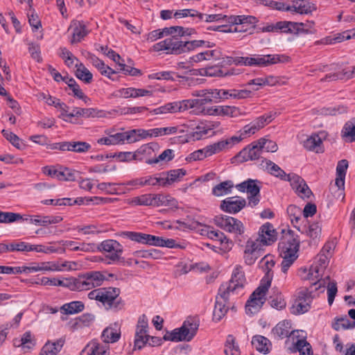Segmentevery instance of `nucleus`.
I'll list each match as a JSON object with an SVG mask.
<instances>
[{
    "label": "nucleus",
    "mask_w": 355,
    "mask_h": 355,
    "mask_svg": "<svg viewBox=\"0 0 355 355\" xmlns=\"http://www.w3.org/2000/svg\"><path fill=\"white\" fill-rule=\"evenodd\" d=\"M261 267L266 272L265 276L261 281L260 286L251 294L250 299L245 305V311L247 314H254L257 313L266 302V295L268 288L270 286L272 279V268L275 265V261L269 255L264 256L261 261Z\"/></svg>",
    "instance_id": "f257e3e1"
},
{
    "label": "nucleus",
    "mask_w": 355,
    "mask_h": 355,
    "mask_svg": "<svg viewBox=\"0 0 355 355\" xmlns=\"http://www.w3.org/2000/svg\"><path fill=\"white\" fill-rule=\"evenodd\" d=\"M204 46L211 47L210 42L205 40L182 41L174 35L156 43L153 49L155 51H164L167 54L180 55Z\"/></svg>",
    "instance_id": "f03ea898"
},
{
    "label": "nucleus",
    "mask_w": 355,
    "mask_h": 355,
    "mask_svg": "<svg viewBox=\"0 0 355 355\" xmlns=\"http://www.w3.org/2000/svg\"><path fill=\"white\" fill-rule=\"evenodd\" d=\"M120 290L116 288L108 287L94 289L90 291L87 296L90 300H94L107 310L117 312L124 307V302L119 297Z\"/></svg>",
    "instance_id": "7ed1b4c3"
},
{
    "label": "nucleus",
    "mask_w": 355,
    "mask_h": 355,
    "mask_svg": "<svg viewBox=\"0 0 355 355\" xmlns=\"http://www.w3.org/2000/svg\"><path fill=\"white\" fill-rule=\"evenodd\" d=\"M275 114L276 113L270 112L267 114L261 116L254 121L245 125L241 130L238 132V135H234L225 139H223V142L225 143L227 149L232 148L234 146L241 141L243 139L255 134L261 128L270 123L275 119Z\"/></svg>",
    "instance_id": "20e7f679"
},
{
    "label": "nucleus",
    "mask_w": 355,
    "mask_h": 355,
    "mask_svg": "<svg viewBox=\"0 0 355 355\" xmlns=\"http://www.w3.org/2000/svg\"><path fill=\"white\" fill-rule=\"evenodd\" d=\"M246 283L243 267L240 265H236L232 271L230 280L227 283L222 284L219 290L223 297H225V295H240L243 293V290Z\"/></svg>",
    "instance_id": "39448f33"
},
{
    "label": "nucleus",
    "mask_w": 355,
    "mask_h": 355,
    "mask_svg": "<svg viewBox=\"0 0 355 355\" xmlns=\"http://www.w3.org/2000/svg\"><path fill=\"white\" fill-rule=\"evenodd\" d=\"M199 327L198 321L193 318H187L180 328L175 329L170 333L164 335L165 340L171 341H190L196 334Z\"/></svg>",
    "instance_id": "423d86ee"
},
{
    "label": "nucleus",
    "mask_w": 355,
    "mask_h": 355,
    "mask_svg": "<svg viewBox=\"0 0 355 355\" xmlns=\"http://www.w3.org/2000/svg\"><path fill=\"white\" fill-rule=\"evenodd\" d=\"M313 22L299 23L287 21H278L275 24L267 27L268 31L278 32L291 34H312L314 33Z\"/></svg>",
    "instance_id": "0eeeda50"
},
{
    "label": "nucleus",
    "mask_w": 355,
    "mask_h": 355,
    "mask_svg": "<svg viewBox=\"0 0 355 355\" xmlns=\"http://www.w3.org/2000/svg\"><path fill=\"white\" fill-rule=\"evenodd\" d=\"M324 273L313 264L309 268H302L298 271V275L302 280H308L311 286L308 288L313 291H320L323 293L325 290L326 279H322Z\"/></svg>",
    "instance_id": "6e6552de"
},
{
    "label": "nucleus",
    "mask_w": 355,
    "mask_h": 355,
    "mask_svg": "<svg viewBox=\"0 0 355 355\" xmlns=\"http://www.w3.org/2000/svg\"><path fill=\"white\" fill-rule=\"evenodd\" d=\"M214 224L237 238L242 236L245 230L243 223L239 219L229 216H216Z\"/></svg>",
    "instance_id": "1a4fd4ad"
},
{
    "label": "nucleus",
    "mask_w": 355,
    "mask_h": 355,
    "mask_svg": "<svg viewBox=\"0 0 355 355\" xmlns=\"http://www.w3.org/2000/svg\"><path fill=\"white\" fill-rule=\"evenodd\" d=\"M97 249L100 252L107 254L105 259L107 264H113L118 262L123 251L122 245L114 239H107L102 241Z\"/></svg>",
    "instance_id": "9d476101"
},
{
    "label": "nucleus",
    "mask_w": 355,
    "mask_h": 355,
    "mask_svg": "<svg viewBox=\"0 0 355 355\" xmlns=\"http://www.w3.org/2000/svg\"><path fill=\"white\" fill-rule=\"evenodd\" d=\"M300 240L293 232L288 231L282 237L279 243V250L281 255H288L291 257L297 258L300 248Z\"/></svg>",
    "instance_id": "9b49d317"
},
{
    "label": "nucleus",
    "mask_w": 355,
    "mask_h": 355,
    "mask_svg": "<svg viewBox=\"0 0 355 355\" xmlns=\"http://www.w3.org/2000/svg\"><path fill=\"white\" fill-rule=\"evenodd\" d=\"M71 268V263L64 261H46L41 263H35L30 266H22L21 269L22 273L35 272L38 271H64L69 270Z\"/></svg>",
    "instance_id": "f8f14e48"
},
{
    "label": "nucleus",
    "mask_w": 355,
    "mask_h": 355,
    "mask_svg": "<svg viewBox=\"0 0 355 355\" xmlns=\"http://www.w3.org/2000/svg\"><path fill=\"white\" fill-rule=\"evenodd\" d=\"M313 290L303 288L298 292L297 298L291 307V313L294 315L304 314L311 309L314 295Z\"/></svg>",
    "instance_id": "ddd939ff"
},
{
    "label": "nucleus",
    "mask_w": 355,
    "mask_h": 355,
    "mask_svg": "<svg viewBox=\"0 0 355 355\" xmlns=\"http://www.w3.org/2000/svg\"><path fill=\"white\" fill-rule=\"evenodd\" d=\"M264 246L259 239H249L243 251L244 262L248 266L254 264L257 259L263 255Z\"/></svg>",
    "instance_id": "4468645a"
},
{
    "label": "nucleus",
    "mask_w": 355,
    "mask_h": 355,
    "mask_svg": "<svg viewBox=\"0 0 355 355\" xmlns=\"http://www.w3.org/2000/svg\"><path fill=\"white\" fill-rule=\"evenodd\" d=\"M257 182V180L248 179L236 185L239 191L248 193V204L251 207L256 206L260 201V187Z\"/></svg>",
    "instance_id": "2eb2a0df"
},
{
    "label": "nucleus",
    "mask_w": 355,
    "mask_h": 355,
    "mask_svg": "<svg viewBox=\"0 0 355 355\" xmlns=\"http://www.w3.org/2000/svg\"><path fill=\"white\" fill-rule=\"evenodd\" d=\"M119 236L122 238L128 239L131 241H136L142 244H147L159 247L162 245V237L156 236L151 234L123 231L119 232Z\"/></svg>",
    "instance_id": "dca6fc26"
},
{
    "label": "nucleus",
    "mask_w": 355,
    "mask_h": 355,
    "mask_svg": "<svg viewBox=\"0 0 355 355\" xmlns=\"http://www.w3.org/2000/svg\"><path fill=\"white\" fill-rule=\"evenodd\" d=\"M225 150H227L225 143L223 142V139H220L217 142L206 146L202 149L193 152L189 155V159L191 161L202 160Z\"/></svg>",
    "instance_id": "f3484780"
},
{
    "label": "nucleus",
    "mask_w": 355,
    "mask_h": 355,
    "mask_svg": "<svg viewBox=\"0 0 355 355\" xmlns=\"http://www.w3.org/2000/svg\"><path fill=\"white\" fill-rule=\"evenodd\" d=\"M196 114H202L204 115L218 116H230L237 117L241 114L239 107L228 105H215L208 108H202Z\"/></svg>",
    "instance_id": "a211bd4d"
},
{
    "label": "nucleus",
    "mask_w": 355,
    "mask_h": 355,
    "mask_svg": "<svg viewBox=\"0 0 355 355\" xmlns=\"http://www.w3.org/2000/svg\"><path fill=\"white\" fill-rule=\"evenodd\" d=\"M148 318L145 315L139 318L135 336V347L141 349L149 340Z\"/></svg>",
    "instance_id": "6ab92c4d"
},
{
    "label": "nucleus",
    "mask_w": 355,
    "mask_h": 355,
    "mask_svg": "<svg viewBox=\"0 0 355 355\" xmlns=\"http://www.w3.org/2000/svg\"><path fill=\"white\" fill-rule=\"evenodd\" d=\"M332 69L335 71L327 74L324 78L321 79L322 82L347 80L355 77V66L345 67L334 66Z\"/></svg>",
    "instance_id": "aec40b11"
},
{
    "label": "nucleus",
    "mask_w": 355,
    "mask_h": 355,
    "mask_svg": "<svg viewBox=\"0 0 355 355\" xmlns=\"http://www.w3.org/2000/svg\"><path fill=\"white\" fill-rule=\"evenodd\" d=\"M205 92L206 94L203 95L202 98L185 100L188 110L195 107L200 108L207 103H209L213 101L216 102L217 100L220 99V95L218 94L219 92H218L217 89H205Z\"/></svg>",
    "instance_id": "412c9836"
},
{
    "label": "nucleus",
    "mask_w": 355,
    "mask_h": 355,
    "mask_svg": "<svg viewBox=\"0 0 355 355\" xmlns=\"http://www.w3.org/2000/svg\"><path fill=\"white\" fill-rule=\"evenodd\" d=\"M188 110L185 100L167 103L162 106L155 108L150 113L153 114H166L184 112Z\"/></svg>",
    "instance_id": "4be33fe9"
},
{
    "label": "nucleus",
    "mask_w": 355,
    "mask_h": 355,
    "mask_svg": "<svg viewBox=\"0 0 355 355\" xmlns=\"http://www.w3.org/2000/svg\"><path fill=\"white\" fill-rule=\"evenodd\" d=\"M262 153V148L260 144H259V140H257L241 150L238 154V157L242 162L256 160L261 157Z\"/></svg>",
    "instance_id": "5701e85b"
},
{
    "label": "nucleus",
    "mask_w": 355,
    "mask_h": 355,
    "mask_svg": "<svg viewBox=\"0 0 355 355\" xmlns=\"http://www.w3.org/2000/svg\"><path fill=\"white\" fill-rule=\"evenodd\" d=\"M246 205V200L241 197H229L222 201L220 208L230 214H236Z\"/></svg>",
    "instance_id": "b1692460"
},
{
    "label": "nucleus",
    "mask_w": 355,
    "mask_h": 355,
    "mask_svg": "<svg viewBox=\"0 0 355 355\" xmlns=\"http://www.w3.org/2000/svg\"><path fill=\"white\" fill-rule=\"evenodd\" d=\"M112 96L116 98H136L142 96H151L153 92L145 89L135 87L121 88L112 93Z\"/></svg>",
    "instance_id": "393cba45"
},
{
    "label": "nucleus",
    "mask_w": 355,
    "mask_h": 355,
    "mask_svg": "<svg viewBox=\"0 0 355 355\" xmlns=\"http://www.w3.org/2000/svg\"><path fill=\"white\" fill-rule=\"evenodd\" d=\"M159 148L158 144L155 142L142 145L136 150L137 159L139 161L145 160L146 163L148 164V160L154 159L156 157V153Z\"/></svg>",
    "instance_id": "a878e982"
},
{
    "label": "nucleus",
    "mask_w": 355,
    "mask_h": 355,
    "mask_svg": "<svg viewBox=\"0 0 355 355\" xmlns=\"http://www.w3.org/2000/svg\"><path fill=\"white\" fill-rule=\"evenodd\" d=\"M290 183L295 193L302 198H308L312 192L306 182L299 175L293 174L291 176Z\"/></svg>",
    "instance_id": "bb28decb"
},
{
    "label": "nucleus",
    "mask_w": 355,
    "mask_h": 355,
    "mask_svg": "<svg viewBox=\"0 0 355 355\" xmlns=\"http://www.w3.org/2000/svg\"><path fill=\"white\" fill-rule=\"evenodd\" d=\"M67 288L71 291H85L93 288L92 282L87 273L78 278H67Z\"/></svg>",
    "instance_id": "cd10ccee"
},
{
    "label": "nucleus",
    "mask_w": 355,
    "mask_h": 355,
    "mask_svg": "<svg viewBox=\"0 0 355 355\" xmlns=\"http://www.w3.org/2000/svg\"><path fill=\"white\" fill-rule=\"evenodd\" d=\"M230 297L231 296L230 295L223 297L222 293H220V291L219 290L218 295L216 298L215 306L213 311L214 320L220 321L225 315L228 310L227 302Z\"/></svg>",
    "instance_id": "c85d7f7f"
},
{
    "label": "nucleus",
    "mask_w": 355,
    "mask_h": 355,
    "mask_svg": "<svg viewBox=\"0 0 355 355\" xmlns=\"http://www.w3.org/2000/svg\"><path fill=\"white\" fill-rule=\"evenodd\" d=\"M218 122L202 123L196 126L193 130L189 134V138L193 141L200 140L206 137L210 131L219 126Z\"/></svg>",
    "instance_id": "c756f323"
},
{
    "label": "nucleus",
    "mask_w": 355,
    "mask_h": 355,
    "mask_svg": "<svg viewBox=\"0 0 355 355\" xmlns=\"http://www.w3.org/2000/svg\"><path fill=\"white\" fill-rule=\"evenodd\" d=\"M279 55H253V67H264L283 62Z\"/></svg>",
    "instance_id": "7c9ffc66"
},
{
    "label": "nucleus",
    "mask_w": 355,
    "mask_h": 355,
    "mask_svg": "<svg viewBox=\"0 0 355 355\" xmlns=\"http://www.w3.org/2000/svg\"><path fill=\"white\" fill-rule=\"evenodd\" d=\"M264 245H269L277 239L276 231L270 223L263 225L259 231V237Z\"/></svg>",
    "instance_id": "2f4dec72"
},
{
    "label": "nucleus",
    "mask_w": 355,
    "mask_h": 355,
    "mask_svg": "<svg viewBox=\"0 0 355 355\" xmlns=\"http://www.w3.org/2000/svg\"><path fill=\"white\" fill-rule=\"evenodd\" d=\"M31 224L40 226H47L49 225L57 224L62 220V218L59 216H30L29 218H26Z\"/></svg>",
    "instance_id": "473e14b6"
},
{
    "label": "nucleus",
    "mask_w": 355,
    "mask_h": 355,
    "mask_svg": "<svg viewBox=\"0 0 355 355\" xmlns=\"http://www.w3.org/2000/svg\"><path fill=\"white\" fill-rule=\"evenodd\" d=\"M121 336L120 328L117 324H114L105 328L102 333V340L106 343L116 342Z\"/></svg>",
    "instance_id": "72a5a7b5"
},
{
    "label": "nucleus",
    "mask_w": 355,
    "mask_h": 355,
    "mask_svg": "<svg viewBox=\"0 0 355 355\" xmlns=\"http://www.w3.org/2000/svg\"><path fill=\"white\" fill-rule=\"evenodd\" d=\"M317 6L315 3L310 1L296 2L295 4L291 6V8H287V11L291 12H296L301 15L311 14L313 11L316 10Z\"/></svg>",
    "instance_id": "f704fd0d"
},
{
    "label": "nucleus",
    "mask_w": 355,
    "mask_h": 355,
    "mask_svg": "<svg viewBox=\"0 0 355 355\" xmlns=\"http://www.w3.org/2000/svg\"><path fill=\"white\" fill-rule=\"evenodd\" d=\"M322 144V137L317 134L311 135L303 141V146L306 149L317 153L323 152Z\"/></svg>",
    "instance_id": "c9c22d12"
},
{
    "label": "nucleus",
    "mask_w": 355,
    "mask_h": 355,
    "mask_svg": "<svg viewBox=\"0 0 355 355\" xmlns=\"http://www.w3.org/2000/svg\"><path fill=\"white\" fill-rule=\"evenodd\" d=\"M80 355H110V352L105 346L91 342L82 350Z\"/></svg>",
    "instance_id": "e433bc0d"
},
{
    "label": "nucleus",
    "mask_w": 355,
    "mask_h": 355,
    "mask_svg": "<svg viewBox=\"0 0 355 355\" xmlns=\"http://www.w3.org/2000/svg\"><path fill=\"white\" fill-rule=\"evenodd\" d=\"M252 345L257 351L263 354L268 353L271 347L270 340L260 335L253 336Z\"/></svg>",
    "instance_id": "4c0bfd02"
},
{
    "label": "nucleus",
    "mask_w": 355,
    "mask_h": 355,
    "mask_svg": "<svg viewBox=\"0 0 355 355\" xmlns=\"http://www.w3.org/2000/svg\"><path fill=\"white\" fill-rule=\"evenodd\" d=\"M64 345L62 339L54 342H47L42 347L40 355H57Z\"/></svg>",
    "instance_id": "58836bf2"
},
{
    "label": "nucleus",
    "mask_w": 355,
    "mask_h": 355,
    "mask_svg": "<svg viewBox=\"0 0 355 355\" xmlns=\"http://www.w3.org/2000/svg\"><path fill=\"white\" fill-rule=\"evenodd\" d=\"M278 83V78L275 76H266V77H260L252 79L250 80L247 85H254L257 87L254 88V90H258L259 87H262L264 86H273L275 85Z\"/></svg>",
    "instance_id": "ea45409f"
},
{
    "label": "nucleus",
    "mask_w": 355,
    "mask_h": 355,
    "mask_svg": "<svg viewBox=\"0 0 355 355\" xmlns=\"http://www.w3.org/2000/svg\"><path fill=\"white\" fill-rule=\"evenodd\" d=\"M266 169L272 175L281 180L290 181L291 176L294 173L286 174L278 165L271 161L266 162Z\"/></svg>",
    "instance_id": "a19ab883"
},
{
    "label": "nucleus",
    "mask_w": 355,
    "mask_h": 355,
    "mask_svg": "<svg viewBox=\"0 0 355 355\" xmlns=\"http://www.w3.org/2000/svg\"><path fill=\"white\" fill-rule=\"evenodd\" d=\"M99 110L95 108H80L74 107L71 110V116L73 117H83V118H90V117H96L98 116Z\"/></svg>",
    "instance_id": "79ce46f5"
},
{
    "label": "nucleus",
    "mask_w": 355,
    "mask_h": 355,
    "mask_svg": "<svg viewBox=\"0 0 355 355\" xmlns=\"http://www.w3.org/2000/svg\"><path fill=\"white\" fill-rule=\"evenodd\" d=\"M85 305L80 301H73L64 304L60 309L63 313L67 315H73L78 313L84 310Z\"/></svg>",
    "instance_id": "37998d69"
},
{
    "label": "nucleus",
    "mask_w": 355,
    "mask_h": 355,
    "mask_svg": "<svg viewBox=\"0 0 355 355\" xmlns=\"http://www.w3.org/2000/svg\"><path fill=\"white\" fill-rule=\"evenodd\" d=\"M15 347H21L24 349H30L35 345V340L30 331L25 332L21 338L14 340Z\"/></svg>",
    "instance_id": "c03bdc74"
},
{
    "label": "nucleus",
    "mask_w": 355,
    "mask_h": 355,
    "mask_svg": "<svg viewBox=\"0 0 355 355\" xmlns=\"http://www.w3.org/2000/svg\"><path fill=\"white\" fill-rule=\"evenodd\" d=\"M76 68V77L83 80L85 83H90L93 78L92 73L86 68V67L81 62L75 64Z\"/></svg>",
    "instance_id": "a18cd8bd"
},
{
    "label": "nucleus",
    "mask_w": 355,
    "mask_h": 355,
    "mask_svg": "<svg viewBox=\"0 0 355 355\" xmlns=\"http://www.w3.org/2000/svg\"><path fill=\"white\" fill-rule=\"evenodd\" d=\"M174 16L177 18L191 17H193L195 21L198 23L202 21L204 14L193 9H183L177 10L175 12Z\"/></svg>",
    "instance_id": "49530a36"
},
{
    "label": "nucleus",
    "mask_w": 355,
    "mask_h": 355,
    "mask_svg": "<svg viewBox=\"0 0 355 355\" xmlns=\"http://www.w3.org/2000/svg\"><path fill=\"white\" fill-rule=\"evenodd\" d=\"M234 184L232 181L227 180L216 185L212 189V193L216 196H222L231 192Z\"/></svg>",
    "instance_id": "de8ad7c7"
},
{
    "label": "nucleus",
    "mask_w": 355,
    "mask_h": 355,
    "mask_svg": "<svg viewBox=\"0 0 355 355\" xmlns=\"http://www.w3.org/2000/svg\"><path fill=\"white\" fill-rule=\"evenodd\" d=\"M224 352L225 355H240V349L235 343V338L232 335H228L225 344Z\"/></svg>",
    "instance_id": "09e8293b"
},
{
    "label": "nucleus",
    "mask_w": 355,
    "mask_h": 355,
    "mask_svg": "<svg viewBox=\"0 0 355 355\" xmlns=\"http://www.w3.org/2000/svg\"><path fill=\"white\" fill-rule=\"evenodd\" d=\"M207 236L211 239L220 241L223 249L227 250L230 248L229 239L223 232L218 230H210L207 232Z\"/></svg>",
    "instance_id": "8fccbe9b"
},
{
    "label": "nucleus",
    "mask_w": 355,
    "mask_h": 355,
    "mask_svg": "<svg viewBox=\"0 0 355 355\" xmlns=\"http://www.w3.org/2000/svg\"><path fill=\"white\" fill-rule=\"evenodd\" d=\"M293 345L297 351L300 352V355H313L311 346L305 339H297Z\"/></svg>",
    "instance_id": "3c124183"
},
{
    "label": "nucleus",
    "mask_w": 355,
    "mask_h": 355,
    "mask_svg": "<svg viewBox=\"0 0 355 355\" xmlns=\"http://www.w3.org/2000/svg\"><path fill=\"white\" fill-rule=\"evenodd\" d=\"M186 170L184 168H178L169 171L165 175V180H167L166 185L171 184L175 182L180 181V179L186 175Z\"/></svg>",
    "instance_id": "603ef678"
},
{
    "label": "nucleus",
    "mask_w": 355,
    "mask_h": 355,
    "mask_svg": "<svg viewBox=\"0 0 355 355\" xmlns=\"http://www.w3.org/2000/svg\"><path fill=\"white\" fill-rule=\"evenodd\" d=\"M354 327L355 322L350 321L347 317L338 318L332 323V328L336 331L352 329Z\"/></svg>",
    "instance_id": "864d4df0"
},
{
    "label": "nucleus",
    "mask_w": 355,
    "mask_h": 355,
    "mask_svg": "<svg viewBox=\"0 0 355 355\" xmlns=\"http://www.w3.org/2000/svg\"><path fill=\"white\" fill-rule=\"evenodd\" d=\"M153 194L146 193L134 197L130 201V204L135 206H152Z\"/></svg>",
    "instance_id": "5fc2aeb1"
},
{
    "label": "nucleus",
    "mask_w": 355,
    "mask_h": 355,
    "mask_svg": "<svg viewBox=\"0 0 355 355\" xmlns=\"http://www.w3.org/2000/svg\"><path fill=\"white\" fill-rule=\"evenodd\" d=\"M178 127L176 126L155 128L150 129V134L152 137H157L176 134L178 132Z\"/></svg>",
    "instance_id": "6e6d98bb"
},
{
    "label": "nucleus",
    "mask_w": 355,
    "mask_h": 355,
    "mask_svg": "<svg viewBox=\"0 0 355 355\" xmlns=\"http://www.w3.org/2000/svg\"><path fill=\"white\" fill-rule=\"evenodd\" d=\"M232 19L233 21H239V24H245V26H248L250 30L254 27L257 22V18L250 15L232 16Z\"/></svg>",
    "instance_id": "4d7b16f0"
},
{
    "label": "nucleus",
    "mask_w": 355,
    "mask_h": 355,
    "mask_svg": "<svg viewBox=\"0 0 355 355\" xmlns=\"http://www.w3.org/2000/svg\"><path fill=\"white\" fill-rule=\"evenodd\" d=\"M287 214L294 226L299 223L302 216V210L300 207L291 205L287 207Z\"/></svg>",
    "instance_id": "13d9d810"
},
{
    "label": "nucleus",
    "mask_w": 355,
    "mask_h": 355,
    "mask_svg": "<svg viewBox=\"0 0 355 355\" xmlns=\"http://www.w3.org/2000/svg\"><path fill=\"white\" fill-rule=\"evenodd\" d=\"M342 136L349 139L350 141H355V120L349 121L345 124Z\"/></svg>",
    "instance_id": "bf43d9fd"
},
{
    "label": "nucleus",
    "mask_w": 355,
    "mask_h": 355,
    "mask_svg": "<svg viewBox=\"0 0 355 355\" xmlns=\"http://www.w3.org/2000/svg\"><path fill=\"white\" fill-rule=\"evenodd\" d=\"M174 157L173 150L171 149H166L164 150L158 156H156L154 159L148 161V164H155L160 162H168Z\"/></svg>",
    "instance_id": "052dcab7"
},
{
    "label": "nucleus",
    "mask_w": 355,
    "mask_h": 355,
    "mask_svg": "<svg viewBox=\"0 0 355 355\" xmlns=\"http://www.w3.org/2000/svg\"><path fill=\"white\" fill-rule=\"evenodd\" d=\"M146 180V185L149 186H162L164 187L166 185L167 180H165V174L161 173L159 176L149 175L145 177Z\"/></svg>",
    "instance_id": "680f3d73"
},
{
    "label": "nucleus",
    "mask_w": 355,
    "mask_h": 355,
    "mask_svg": "<svg viewBox=\"0 0 355 355\" xmlns=\"http://www.w3.org/2000/svg\"><path fill=\"white\" fill-rule=\"evenodd\" d=\"M272 334L280 338L288 336L290 334L288 323H286L285 322L278 323L272 329Z\"/></svg>",
    "instance_id": "e2e57ef3"
},
{
    "label": "nucleus",
    "mask_w": 355,
    "mask_h": 355,
    "mask_svg": "<svg viewBox=\"0 0 355 355\" xmlns=\"http://www.w3.org/2000/svg\"><path fill=\"white\" fill-rule=\"evenodd\" d=\"M101 51L108 58H111L114 62H116V64H119V66L121 67L120 70H125V64L123 62H121V60L122 59H121V57L118 53H116L112 49H109L107 46L101 47Z\"/></svg>",
    "instance_id": "0e129e2a"
},
{
    "label": "nucleus",
    "mask_w": 355,
    "mask_h": 355,
    "mask_svg": "<svg viewBox=\"0 0 355 355\" xmlns=\"http://www.w3.org/2000/svg\"><path fill=\"white\" fill-rule=\"evenodd\" d=\"M91 148L92 146L86 141H72L71 152L76 153H85L88 152Z\"/></svg>",
    "instance_id": "69168bd1"
},
{
    "label": "nucleus",
    "mask_w": 355,
    "mask_h": 355,
    "mask_svg": "<svg viewBox=\"0 0 355 355\" xmlns=\"http://www.w3.org/2000/svg\"><path fill=\"white\" fill-rule=\"evenodd\" d=\"M329 257L327 254L319 253L315 258L313 266H315L320 270L324 273L329 263Z\"/></svg>",
    "instance_id": "338daca9"
},
{
    "label": "nucleus",
    "mask_w": 355,
    "mask_h": 355,
    "mask_svg": "<svg viewBox=\"0 0 355 355\" xmlns=\"http://www.w3.org/2000/svg\"><path fill=\"white\" fill-rule=\"evenodd\" d=\"M87 274L94 288L101 286L105 279L104 275L99 271H92Z\"/></svg>",
    "instance_id": "774afa93"
}]
</instances>
